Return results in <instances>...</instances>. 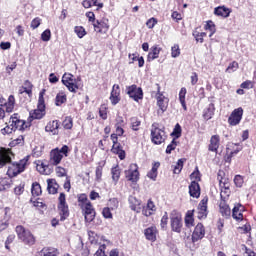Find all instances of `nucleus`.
Instances as JSON below:
<instances>
[{
    "label": "nucleus",
    "mask_w": 256,
    "mask_h": 256,
    "mask_svg": "<svg viewBox=\"0 0 256 256\" xmlns=\"http://www.w3.org/2000/svg\"><path fill=\"white\" fill-rule=\"evenodd\" d=\"M45 115V108H40V106H37V109L33 110V112H30L31 119H43Z\"/></svg>",
    "instance_id": "29"
},
{
    "label": "nucleus",
    "mask_w": 256,
    "mask_h": 256,
    "mask_svg": "<svg viewBox=\"0 0 256 256\" xmlns=\"http://www.w3.org/2000/svg\"><path fill=\"white\" fill-rule=\"evenodd\" d=\"M193 213H195V210H188L185 216V225L186 227H189V225H193L194 219H193Z\"/></svg>",
    "instance_id": "40"
},
{
    "label": "nucleus",
    "mask_w": 256,
    "mask_h": 256,
    "mask_svg": "<svg viewBox=\"0 0 256 256\" xmlns=\"http://www.w3.org/2000/svg\"><path fill=\"white\" fill-rule=\"evenodd\" d=\"M37 107H40L41 109H46V106H45V89H42L41 92L39 93Z\"/></svg>",
    "instance_id": "42"
},
{
    "label": "nucleus",
    "mask_w": 256,
    "mask_h": 256,
    "mask_svg": "<svg viewBox=\"0 0 256 256\" xmlns=\"http://www.w3.org/2000/svg\"><path fill=\"white\" fill-rule=\"evenodd\" d=\"M207 203H209V197H204L200 203L198 204V219H207V215H209V211L207 210Z\"/></svg>",
    "instance_id": "10"
},
{
    "label": "nucleus",
    "mask_w": 256,
    "mask_h": 256,
    "mask_svg": "<svg viewBox=\"0 0 256 256\" xmlns=\"http://www.w3.org/2000/svg\"><path fill=\"white\" fill-rule=\"evenodd\" d=\"M10 127L14 128V131L18 129V131H25L27 129V124L24 120H21L17 117V114H13L10 118Z\"/></svg>",
    "instance_id": "13"
},
{
    "label": "nucleus",
    "mask_w": 256,
    "mask_h": 256,
    "mask_svg": "<svg viewBox=\"0 0 256 256\" xmlns=\"http://www.w3.org/2000/svg\"><path fill=\"white\" fill-rule=\"evenodd\" d=\"M190 179H196V181H201V173L199 172V168L196 167L193 173L190 175Z\"/></svg>",
    "instance_id": "55"
},
{
    "label": "nucleus",
    "mask_w": 256,
    "mask_h": 256,
    "mask_svg": "<svg viewBox=\"0 0 256 256\" xmlns=\"http://www.w3.org/2000/svg\"><path fill=\"white\" fill-rule=\"evenodd\" d=\"M167 223H169V215L167 214V212H165L161 218V223H160V227L164 231H167Z\"/></svg>",
    "instance_id": "46"
},
{
    "label": "nucleus",
    "mask_w": 256,
    "mask_h": 256,
    "mask_svg": "<svg viewBox=\"0 0 256 256\" xmlns=\"http://www.w3.org/2000/svg\"><path fill=\"white\" fill-rule=\"evenodd\" d=\"M47 191L50 195L57 194V189H59V184H57V181L55 179H48L47 180Z\"/></svg>",
    "instance_id": "28"
},
{
    "label": "nucleus",
    "mask_w": 256,
    "mask_h": 256,
    "mask_svg": "<svg viewBox=\"0 0 256 256\" xmlns=\"http://www.w3.org/2000/svg\"><path fill=\"white\" fill-rule=\"evenodd\" d=\"M41 39L44 42L51 41V30L50 29H46L44 32H42Z\"/></svg>",
    "instance_id": "51"
},
{
    "label": "nucleus",
    "mask_w": 256,
    "mask_h": 256,
    "mask_svg": "<svg viewBox=\"0 0 256 256\" xmlns=\"http://www.w3.org/2000/svg\"><path fill=\"white\" fill-rule=\"evenodd\" d=\"M83 211L86 223H92V221L95 220V215H97L95 208H93V204H91V202H87L83 208Z\"/></svg>",
    "instance_id": "11"
},
{
    "label": "nucleus",
    "mask_w": 256,
    "mask_h": 256,
    "mask_svg": "<svg viewBox=\"0 0 256 256\" xmlns=\"http://www.w3.org/2000/svg\"><path fill=\"white\" fill-rule=\"evenodd\" d=\"M220 213L223 217H231V208L225 202L220 203Z\"/></svg>",
    "instance_id": "37"
},
{
    "label": "nucleus",
    "mask_w": 256,
    "mask_h": 256,
    "mask_svg": "<svg viewBox=\"0 0 256 256\" xmlns=\"http://www.w3.org/2000/svg\"><path fill=\"white\" fill-rule=\"evenodd\" d=\"M25 191V183H21L19 186L14 188L15 195H23Z\"/></svg>",
    "instance_id": "53"
},
{
    "label": "nucleus",
    "mask_w": 256,
    "mask_h": 256,
    "mask_svg": "<svg viewBox=\"0 0 256 256\" xmlns=\"http://www.w3.org/2000/svg\"><path fill=\"white\" fill-rule=\"evenodd\" d=\"M111 152L114 153V155H118L121 161L125 159V150H123L121 143L117 142V144H113Z\"/></svg>",
    "instance_id": "25"
},
{
    "label": "nucleus",
    "mask_w": 256,
    "mask_h": 256,
    "mask_svg": "<svg viewBox=\"0 0 256 256\" xmlns=\"http://www.w3.org/2000/svg\"><path fill=\"white\" fill-rule=\"evenodd\" d=\"M234 183H235L236 187H243V176L236 175L234 177Z\"/></svg>",
    "instance_id": "59"
},
{
    "label": "nucleus",
    "mask_w": 256,
    "mask_h": 256,
    "mask_svg": "<svg viewBox=\"0 0 256 256\" xmlns=\"http://www.w3.org/2000/svg\"><path fill=\"white\" fill-rule=\"evenodd\" d=\"M144 235L148 241H157V227L151 226L144 230Z\"/></svg>",
    "instance_id": "21"
},
{
    "label": "nucleus",
    "mask_w": 256,
    "mask_h": 256,
    "mask_svg": "<svg viewBox=\"0 0 256 256\" xmlns=\"http://www.w3.org/2000/svg\"><path fill=\"white\" fill-rule=\"evenodd\" d=\"M42 256H57L59 255V250L53 247H45L40 251Z\"/></svg>",
    "instance_id": "32"
},
{
    "label": "nucleus",
    "mask_w": 256,
    "mask_h": 256,
    "mask_svg": "<svg viewBox=\"0 0 256 256\" xmlns=\"http://www.w3.org/2000/svg\"><path fill=\"white\" fill-rule=\"evenodd\" d=\"M223 175H225V172L223 171L218 172V180H219L220 188L224 189L225 191H229L231 184L229 183V179L227 178L223 179Z\"/></svg>",
    "instance_id": "26"
},
{
    "label": "nucleus",
    "mask_w": 256,
    "mask_h": 256,
    "mask_svg": "<svg viewBox=\"0 0 256 256\" xmlns=\"http://www.w3.org/2000/svg\"><path fill=\"white\" fill-rule=\"evenodd\" d=\"M185 161H187L185 158H181L177 161L173 169V172L175 173V175H179V173L183 171V165L185 164Z\"/></svg>",
    "instance_id": "39"
},
{
    "label": "nucleus",
    "mask_w": 256,
    "mask_h": 256,
    "mask_svg": "<svg viewBox=\"0 0 256 256\" xmlns=\"http://www.w3.org/2000/svg\"><path fill=\"white\" fill-rule=\"evenodd\" d=\"M96 181L100 183L101 177H103V166H97L95 170Z\"/></svg>",
    "instance_id": "52"
},
{
    "label": "nucleus",
    "mask_w": 256,
    "mask_h": 256,
    "mask_svg": "<svg viewBox=\"0 0 256 256\" xmlns=\"http://www.w3.org/2000/svg\"><path fill=\"white\" fill-rule=\"evenodd\" d=\"M27 163H29V156L24 157L19 162L12 163L11 166L8 167L7 174L9 177H17V175H21V173L25 171Z\"/></svg>",
    "instance_id": "2"
},
{
    "label": "nucleus",
    "mask_w": 256,
    "mask_h": 256,
    "mask_svg": "<svg viewBox=\"0 0 256 256\" xmlns=\"http://www.w3.org/2000/svg\"><path fill=\"white\" fill-rule=\"evenodd\" d=\"M206 31H212V33H216L217 29L215 28V23L213 21H208L207 24L205 25Z\"/></svg>",
    "instance_id": "54"
},
{
    "label": "nucleus",
    "mask_w": 256,
    "mask_h": 256,
    "mask_svg": "<svg viewBox=\"0 0 256 256\" xmlns=\"http://www.w3.org/2000/svg\"><path fill=\"white\" fill-rule=\"evenodd\" d=\"M32 155H33V157H41V155H43V148L36 146L32 150Z\"/></svg>",
    "instance_id": "57"
},
{
    "label": "nucleus",
    "mask_w": 256,
    "mask_h": 256,
    "mask_svg": "<svg viewBox=\"0 0 256 256\" xmlns=\"http://www.w3.org/2000/svg\"><path fill=\"white\" fill-rule=\"evenodd\" d=\"M15 69H17V62H13L11 65H8L6 67V73H8L9 75H11L12 71H15Z\"/></svg>",
    "instance_id": "64"
},
{
    "label": "nucleus",
    "mask_w": 256,
    "mask_h": 256,
    "mask_svg": "<svg viewBox=\"0 0 256 256\" xmlns=\"http://www.w3.org/2000/svg\"><path fill=\"white\" fill-rule=\"evenodd\" d=\"M110 101L112 105H117L121 101V88L119 84H114L110 93Z\"/></svg>",
    "instance_id": "16"
},
{
    "label": "nucleus",
    "mask_w": 256,
    "mask_h": 256,
    "mask_svg": "<svg viewBox=\"0 0 256 256\" xmlns=\"http://www.w3.org/2000/svg\"><path fill=\"white\" fill-rule=\"evenodd\" d=\"M170 227L174 233H181L183 231V217L177 210L170 213Z\"/></svg>",
    "instance_id": "5"
},
{
    "label": "nucleus",
    "mask_w": 256,
    "mask_h": 256,
    "mask_svg": "<svg viewBox=\"0 0 256 256\" xmlns=\"http://www.w3.org/2000/svg\"><path fill=\"white\" fill-rule=\"evenodd\" d=\"M64 129H73V118L67 116L64 121L62 122Z\"/></svg>",
    "instance_id": "45"
},
{
    "label": "nucleus",
    "mask_w": 256,
    "mask_h": 256,
    "mask_svg": "<svg viewBox=\"0 0 256 256\" xmlns=\"http://www.w3.org/2000/svg\"><path fill=\"white\" fill-rule=\"evenodd\" d=\"M179 142H177V140L175 138L172 139L171 143L167 146L166 148V154L167 155H171V153L173 151H175V149H177V145Z\"/></svg>",
    "instance_id": "43"
},
{
    "label": "nucleus",
    "mask_w": 256,
    "mask_h": 256,
    "mask_svg": "<svg viewBox=\"0 0 256 256\" xmlns=\"http://www.w3.org/2000/svg\"><path fill=\"white\" fill-rule=\"evenodd\" d=\"M50 159L53 161V165H59L63 159V154L59 153V148L53 149L50 152Z\"/></svg>",
    "instance_id": "27"
},
{
    "label": "nucleus",
    "mask_w": 256,
    "mask_h": 256,
    "mask_svg": "<svg viewBox=\"0 0 256 256\" xmlns=\"http://www.w3.org/2000/svg\"><path fill=\"white\" fill-rule=\"evenodd\" d=\"M99 115L101 119H104V120L107 119V107L102 105L99 109Z\"/></svg>",
    "instance_id": "61"
},
{
    "label": "nucleus",
    "mask_w": 256,
    "mask_h": 256,
    "mask_svg": "<svg viewBox=\"0 0 256 256\" xmlns=\"http://www.w3.org/2000/svg\"><path fill=\"white\" fill-rule=\"evenodd\" d=\"M88 239H89L90 243H96L97 233H95L94 231L89 230L88 231Z\"/></svg>",
    "instance_id": "60"
},
{
    "label": "nucleus",
    "mask_w": 256,
    "mask_h": 256,
    "mask_svg": "<svg viewBox=\"0 0 256 256\" xmlns=\"http://www.w3.org/2000/svg\"><path fill=\"white\" fill-rule=\"evenodd\" d=\"M41 25V18L36 17L31 21V29H37Z\"/></svg>",
    "instance_id": "58"
},
{
    "label": "nucleus",
    "mask_w": 256,
    "mask_h": 256,
    "mask_svg": "<svg viewBox=\"0 0 256 256\" xmlns=\"http://www.w3.org/2000/svg\"><path fill=\"white\" fill-rule=\"evenodd\" d=\"M126 95L130 97V99H133V101H136V103H139V101L143 100V88L137 87L136 84H132L130 86H126Z\"/></svg>",
    "instance_id": "6"
},
{
    "label": "nucleus",
    "mask_w": 256,
    "mask_h": 256,
    "mask_svg": "<svg viewBox=\"0 0 256 256\" xmlns=\"http://www.w3.org/2000/svg\"><path fill=\"white\" fill-rule=\"evenodd\" d=\"M210 104L203 110L202 117L205 121L213 119L215 115V96L208 97Z\"/></svg>",
    "instance_id": "9"
},
{
    "label": "nucleus",
    "mask_w": 256,
    "mask_h": 256,
    "mask_svg": "<svg viewBox=\"0 0 256 256\" xmlns=\"http://www.w3.org/2000/svg\"><path fill=\"white\" fill-rule=\"evenodd\" d=\"M182 133H183V129L181 128V124L177 123L170 135L171 137H174V139L177 141V139L181 137Z\"/></svg>",
    "instance_id": "38"
},
{
    "label": "nucleus",
    "mask_w": 256,
    "mask_h": 256,
    "mask_svg": "<svg viewBox=\"0 0 256 256\" xmlns=\"http://www.w3.org/2000/svg\"><path fill=\"white\" fill-rule=\"evenodd\" d=\"M149 211H157V207L155 206V203L151 201V199L148 200L147 205L145 206Z\"/></svg>",
    "instance_id": "63"
},
{
    "label": "nucleus",
    "mask_w": 256,
    "mask_h": 256,
    "mask_svg": "<svg viewBox=\"0 0 256 256\" xmlns=\"http://www.w3.org/2000/svg\"><path fill=\"white\" fill-rule=\"evenodd\" d=\"M63 103H67V95L65 92H59L55 98L56 107H61Z\"/></svg>",
    "instance_id": "34"
},
{
    "label": "nucleus",
    "mask_w": 256,
    "mask_h": 256,
    "mask_svg": "<svg viewBox=\"0 0 256 256\" xmlns=\"http://www.w3.org/2000/svg\"><path fill=\"white\" fill-rule=\"evenodd\" d=\"M128 201L130 203V209L132 211H135L136 213H141V209H143V206L141 205V200L135 198L134 196H130Z\"/></svg>",
    "instance_id": "22"
},
{
    "label": "nucleus",
    "mask_w": 256,
    "mask_h": 256,
    "mask_svg": "<svg viewBox=\"0 0 256 256\" xmlns=\"http://www.w3.org/2000/svg\"><path fill=\"white\" fill-rule=\"evenodd\" d=\"M13 131H15V128H13V126H9V125L4 127L3 129H1L2 135H11V133H13Z\"/></svg>",
    "instance_id": "56"
},
{
    "label": "nucleus",
    "mask_w": 256,
    "mask_h": 256,
    "mask_svg": "<svg viewBox=\"0 0 256 256\" xmlns=\"http://www.w3.org/2000/svg\"><path fill=\"white\" fill-rule=\"evenodd\" d=\"M60 211V221H65L69 217V206L67 204L58 205Z\"/></svg>",
    "instance_id": "33"
},
{
    "label": "nucleus",
    "mask_w": 256,
    "mask_h": 256,
    "mask_svg": "<svg viewBox=\"0 0 256 256\" xmlns=\"http://www.w3.org/2000/svg\"><path fill=\"white\" fill-rule=\"evenodd\" d=\"M94 30L97 33H106L109 31V20L102 19L101 21L96 20V23H93Z\"/></svg>",
    "instance_id": "17"
},
{
    "label": "nucleus",
    "mask_w": 256,
    "mask_h": 256,
    "mask_svg": "<svg viewBox=\"0 0 256 256\" xmlns=\"http://www.w3.org/2000/svg\"><path fill=\"white\" fill-rule=\"evenodd\" d=\"M146 25L148 27V29H153V27H155V25H157V19L156 18H150L147 22Z\"/></svg>",
    "instance_id": "62"
},
{
    "label": "nucleus",
    "mask_w": 256,
    "mask_h": 256,
    "mask_svg": "<svg viewBox=\"0 0 256 256\" xmlns=\"http://www.w3.org/2000/svg\"><path fill=\"white\" fill-rule=\"evenodd\" d=\"M219 145H221V138L219 135H213L210 138V144L208 145V151L212 153H217L219 150Z\"/></svg>",
    "instance_id": "19"
},
{
    "label": "nucleus",
    "mask_w": 256,
    "mask_h": 256,
    "mask_svg": "<svg viewBox=\"0 0 256 256\" xmlns=\"http://www.w3.org/2000/svg\"><path fill=\"white\" fill-rule=\"evenodd\" d=\"M111 175L114 184L117 185V183H119V179H121V168L119 167V165L111 168Z\"/></svg>",
    "instance_id": "30"
},
{
    "label": "nucleus",
    "mask_w": 256,
    "mask_h": 256,
    "mask_svg": "<svg viewBox=\"0 0 256 256\" xmlns=\"http://www.w3.org/2000/svg\"><path fill=\"white\" fill-rule=\"evenodd\" d=\"M214 15L217 17H223V19H227V17L231 15V9L225 6H218L214 9Z\"/></svg>",
    "instance_id": "24"
},
{
    "label": "nucleus",
    "mask_w": 256,
    "mask_h": 256,
    "mask_svg": "<svg viewBox=\"0 0 256 256\" xmlns=\"http://www.w3.org/2000/svg\"><path fill=\"white\" fill-rule=\"evenodd\" d=\"M14 108H15V96L10 95L8 97V102L6 104L7 113H11V111H13Z\"/></svg>",
    "instance_id": "41"
},
{
    "label": "nucleus",
    "mask_w": 256,
    "mask_h": 256,
    "mask_svg": "<svg viewBox=\"0 0 256 256\" xmlns=\"http://www.w3.org/2000/svg\"><path fill=\"white\" fill-rule=\"evenodd\" d=\"M163 49L159 47V45H154L150 48V52L147 55V62L151 63V61H155V59H159V53H161Z\"/></svg>",
    "instance_id": "20"
},
{
    "label": "nucleus",
    "mask_w": 256,
    "mask_h": 256,
    "mask_svg": "<svg viewBox=\"0 0 256 256\" xmlns=\"http://www.w3.org/2000/svg\"><path fill=\"white\" fill-rule=\"evenodd\" d=\"M45 131L52 133V135H59V120L49 122L45 127Z\"/></svg>",
    "instance_id": "23"
},
{
    "label": "nucleus",
    "mask_w": 256,
    "mask_h": 256,
    "mask_svg": "<svg viewBox=\"0 0 256 256\" xmlns=\"http://www.w3.org/2000/svg\"><path fill=\"white\" fill-rule=\"evenodd\" d=\"M185 95H187V88L182 87L179 92V101H180L184 111H187V103L185 102Z\"/></svg>",
    "instance_id": "35"
},
{
    "label": "nucleus",
    "mask_w": 256,
    "mask_h": 256,
    "mask_svg": "<svg viewBox=\"0 0 256 256\" xmlns=\"http://www.w3.org/2000/svg\"><path fill=\"white\" fill-rule=\"evenodd\" d=\"M241 204H237L232 209V217L235 219V221L241 222L243 221V212L240 210Z\"/></svg>",
    "instance_id": "31"
},
{
    "label": "nucleus",
    "mask_w": 256,
    "mask_h": 256,
    "mask_svg": "<svg viewBox=\"0 0 256 256\" xmlns=\"http://www.w3.org/2000/svg\"><path fill=\"white\" fill-rule=\"evenodd\" d=\"M203 237H205V226H203L202 223H198L192 233V242L197 243V241H201Z\"/></svg>",
    "instance_id": "14"
},
{
    "label": "nucleus",
    "mask_w": 256,
    "mask_h": 256,
    "mask_svg": "<svg viewBox=\"0 0 256 256\" xmlns=\"http://www.w3.org/2000/svg\"><path fill=\"white\" fill-rule=\"evenodd\" d=\"M189 195L194 199H199V197H201V186H199V182H191V184L189 185Z\"/></svg>",
    "instance_id": "18"
},
{
    "label": "nucleus",
    "mask_w": 256,
    "mask_h": 256,
    "mask_svg": "<svg viewBox=\"0 0 256 256\" xmlns=\"http://www.w3.org/2000/svg\"><path fill=\"white\" fill-rule=\"evenodd\" d=\"M11 155H13V153H11V151H9L5 148L0 149V169H3V167H5V165H8L9 163H11V161H12Z\"/></svg>",
    "instance_id": "15"
},
{
    "label": "nucleus",
    "mask_w": 256,
    "mask_h": 256,
    "mask_svg": "<svg viewBox=\"0 0 256 256\" xmlns=\"http://www.w3.org/2000/svg\"><path fill=\"white\" fill-rule=\"evenodd\" d=\"M181 55V49H179V45H174L171 48V57L174 59Z\"/></svg>",
    "instance_id": "49"
},
{
    "label": "nucleus",
    "mask_w": 256,
    "mask_h": 256,
    "mask_svg": "<svg viewBox=\"0 0 256 256\" xmlns=\"http://www.w3.org/2000/svg\"><path fill=\"white\" fill-rule=\"evenodd\" d=\"M130 121H131V127H132L133 131H139V127L141 125V121H139V118L132 117L130 119Z\"/></svg>",
    "instance_id": "47"
},
{
    "label": "nucleus",
    "mask_w": 256,
    "mask_h": 256,
    "mask_svg": "<svg viewBox=\"0 0 256 256\" xmlns=\"http://www.w3.org/2000/svg\"><path fill=\"white\" fill-rule=\"evenodd\" d=\"M156 87L157 92L155 94V99L157 101V106L162 113H165V111H167V107H169V98L163 95V92H161V86L159 84H156Z\"/></svg>",
    "instance_id": "7"
},
{
    "label": "nucleus",
    "mask_w": 256,
    "mask_h": 256,
    "mask_svg": "<svg viewBox=\"0 0 256 256\" xmlns=\"http://www.w3.org/2000/svg\"><path fill=\"white\" fill-rule=\"evenodd\" d=\"M102 215L104 219H113V213H111V209L109 207L103 208Z\"/></svg>",
    "instance_id": "50"
},
{
    "label": "nucleus",
    "mask_w": 256,
    "mask_h": 256,
    "mask_svg": "<svg viewBox=\"0 0 256 256\" xmlns=\"http://www.w3.org/2000/svg\"><path fill=\"white\" fill-rule=\"evenodd\" d=\"M74 31L79 39H83L87 35V31H85V28H83V26H76L74 28Z\"/></svg>",
    "instance_id": "44"
},
{
    "label": "nucleus",
    "mask_w": 256,
    "mask_h": 256,
    "mask_svg": "<svg viewBox=\"0 0 256 256\" xmlns=\"http://www.w3.org/2000/svg\"><path fill=\"white\" fill-rule=\"evenodd\" d=\"M73 74L65 73L62 76V83L67 87L70 93H77V89H79V82L81 81V77L74 78Z\"/></svg>",
    "instance_id": "4"
},
{
    "label": "nucleus",
    "mask_w": 256,
    "mask_h": 256,
    "mask_svg": "<svg viewBox=\"0 0 256 256\" xmlns=\"http://www.w3.org/2000/svg\"><path fill=\"white\" fill-rule=\"evenodd\" d=\"M237 69H239V63H237V61H233L227 67L226 72L227 73H234V71H237Z\"/></svg>",
    "instance_id": "48"
},
{
    "label": "nucleus",
    "mask_w": 256,
    "mask_h": 256,
    "mask_svg": "<svg viewBox=\"0 0 256 256\" xmlns=\"http://www.w3.org/2000/svg\"><path fill=\"white\" fill-rule=\"evenodd\" d=\"M42 193L43 191L41 190V184H39L38 182H33L31 188V194L33 195V197H39V195H41Z\"/></svg>",
    "instance_id": "36"
},
{
    "label": "nucleus",
    "mask_w": 256,
    "mask_h": 256,
    "mask_svg": "<svg viewBox=\"0 0 256 256\" xmlns=\"http://www.w3.org/2000/svg\"><path fill=\"white\" fill-rule=\"evenodd\" d=\"M241 119H243V108L240 107L231 113L228 118V123L232 126L239 125V123H241Z\"/></svg>",
    "instance_id": "12"
},
{
    "label": "nucleus",
    "mask_w": 256,
    "mask_h": 256,
    "mask_svg": "<svg viewBox=\"0 0 256 256\" xmlns=\"http://www.w3.org/2000/svg\"><path fill=\"white\" fill-rule=\"evenodd\" d=\"M16 233L18 239L24 244L29 245L30 247L35 243V236L31 233L30 230L25 229L22 225L16 227Z\"/></svg>",
    "instance_id": "3"
},
{
    "label": "nucleus",
    "mask_w": 256,
    "mask_h": 256,
    "mask_svg": "<svg viewBox=\"0 0 256 256\" xmlns=\"http://www.w3.org/2000/svg\"><path fill=\"white\" fill-rule=\"evenodd\" d=\"M159 124L153 123L151 128V142L154 145H162V143H165L167 141V134L165 132V127L159 128Z\"/></svg>",
    "instance_id": "1"
},
{
    "label": "nucleus",
    "mask_w": 256,
    "mask_h": 256,
    "mask_svg": "<svg viewBox=\"0 0 256 256\" xmlns=\"http://www.w3.org/2000/svg\"><path fill=\"white\" fill-rule=\"evenodd\" d=\"M125 177L127 181L136 184L139 181V166L137 164H130L129 169L125 170Z\"/></svg>",
    "instance_id": "8"
}]
</instances>
